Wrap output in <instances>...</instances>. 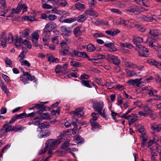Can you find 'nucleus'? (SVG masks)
I'll return each mask as SVG.
<instances>
[{
    "label": "nucleus",
    "mask_w": 161,
    "mask_h": 161,
    "mask_svg": "<svg viewBox=\"0 0 161 161\" xmlns=\"http://www.w3.org/2000/svg\"><path fill=\"white\" fill-rule=\"evenodd\" d=\"M24 19L29 20L31 21H34L36 20L33 17L30 16H26L24 17Z\"/></svg>",
    "instance_id": "obj_53"
},
{
    "label": "nucleus",
    "mask_w": 161,
    "mask_h": 161,
    "mask_svg": "<svg viewBox=\"0 0 161 161\" xmlns=\"http://www.w3.org/2000/svg\"><path fill=\"white\" fill-rule=\"evenodd\" d=\"M61 143L59 139H50L47 140L46 143V146L49 149H54L55 147Z\"/></svg>",
    "instance_id": "obj_3"
},
{
    "label": "nucleus",
    "mask_w": 161,
    "mask_h": 161,
    "mask_svg": "<svg viewBox=\"0 0 161 161\" xmlns=\"http://www.w3.org/2000/svg\"><path fill=\"white\" fill-rule=\"evenodd\" d=\"M22 51L21 53L19 56V57H20V58H23V59H24L25 56L27 52V50L25 47H22Z\"/></svg>",
    "instance_id": "obj_40"
},
{
    "label": "nucleus",
    "mask_w": 161,
    "mask_h": 161,
    "mask_svg": "<svg viewBox=\"0 0 161 161\" xmlns=\"http://www.w3.org/2000/svg\"><path fill=\"white\" fill-rule=\"evenodd\" d=\"M73 33L74 36L76 37H78L82 35V32L80 30L79 26H77L75 27L73 30Z\"/></svg>",
    "instance_id": "obj_15"
},
{
    "label": "nucleus",
    "mask_w": 161,
    "mask_h": 161,
    "mask_svg": "<svg viewBox=\"0 0 161 161\" xmlns=\"http://www.w3.org/2000/svg\"><path fill=\"white\" fill-rule=\"evenodd\" d=\"M124 25L126 27L132 28L135 27L136 24L134 20H126L125 21Z\"/></svg>",
    "instance_id": "obj_13"
},
{
    "label": "nucleus",
    "mask_w": 161,
    "mask_h": 161,
    "mask_svg": "<svg viewBox=\"0 0 161 161\" xmlns=\"http://www.w3.org/2000/svg\"><path fill=\"white\" fill-rule=\"evenodd\" d=\"M151 128L152 130L159 132L161 130V124H153L152 125Z\"/></svg>",
    "instance_id": "obj_27"
},
{
    "label": "nucleus",
    "mask_w": 161,
    "mask_h": 161,
    "mask_svg": "<svg viewBox=\"0 0 161 161\" xmlns=\"http://www.w3.org/2000/svg\"><path fill=\"white\" fill-rule=\"evenodd\" d=\"M40 138L45 137L49 136L51 134V131L49 130H41L40 132Z\"/></svg>",
    "instance_id": "obj_24"
},
{
    "label": "nucleus",
    "mask_w": 161,
    "mask_h": 161,
    "mask_svg": "<svg viewBox=\"0 0 161 161\" xmlns=\"http://www.w3.org/2000/svg\"><path fill=\"white\" fill-rule=\"evenodd\" d=\"M57 27V25L53 22H50L47 23L45 26V30H49L50 31H52L53 29L56 28Z\"/></svg>",
    "instance_id": "obj_19"
},
{
    "label": "nucleus",
    "mask_w": 161,
    "mask_h": 161,
    "mask_svg": "<svg viewBox=\"0 0 161 161\" xmlns=\"http://www.w3.org/2000/svg\"><path fill=\"white\" fill-rule=\"evenodd\" d=\"M90 77V76L89 75L84 74L82 75L79 78V79L81 80L83 79H87Z\"/></svg>",
    "instance_id": "obj_63"
},
{
    "label": "nucleus",
    "mask_w": 161,
    "mask_h": 161,
    "mask_svg": "<svg viewBox=\"0 0 161 161\" xmlns=\"http://www.w3.org/2000/svg\"><path fill=\"white\" fill-rule=\"evenodd\" d=\"M92 36L93 37L96 38L104 36V34L101 32L96 33L93 34Z\"/></svg>",
    "instance_id": "obj_56"
},
{
    "label": "nucleus",
    "mask_w": 161,
    "mask_h": 161,
    "mask_svg": "<svg viewBox=\"0 0 161 161\" xmlns=\"http://www.w3.org/2000/svg\"><path fill=\"white\" fill-rule=\"evenodd\" d=\"M137 118V114H134V116L132 117L130 120H129V125L130 126L134 122L136 121Z\"/></svg>",
    "instance_id": "obj_37"
},
{
    "label": "nucleus",
    "mask_w": 161,
    "mask_h": 161,
    "mask_svg": "<svg viewBox=\"0 0 161 161\" xmlns=\"http://www.w3.org/2000/svg\"><path fill=\"white\" fill-rule=\"evenodd\" d=\"M132 41L134 44L137 47L141 45L140 43L142 42L143 40L142 38L138 36H135L134 37Z\"/></svg>",
    "instance_id": "obj_12"
},
{
    "label": "nucleus",
    "mask_w": 161,
    "mask_h": 161,
    "mask_svg": "<svg viewBox=\"0 0 161 161\" xmlns=\"http://www.w3.org/2000/svg\"><path fill=\"white\" fill-rule=\"evenodd\" d=\"M137 47L139 49L138 52L139 56L145 57H147L148 56L147 53L148 52V50L147 48L141 45Z\"/></svg>",
    "instance_id": "obj_4"
},
{
    "label": "nucleus",
    "mask_w": 161,
    "mask_h": 161,
    "mask_svg": "<svg viewBox=\"0 0 161 161\" xmlns=\"http://www.w3.org/2000/svg\"><path fill=\"white\" fill-rule=\"evenodd\" d=\"M142 80V78L135 79L134 80L130 79L127 81V83L130 85L136 86L137 87H139L140 85H143L142 83H144V82L140 81Z\"/></svg>",
    "instance_id": "obj_7"
},
{
    "label": "nucleus",
    "mask_w": 161,
    "mask_h": 161,
    "mask_svg": "<svg viewBox=\"0 0 161 161\" xmlns=\"http://www.w3.org/2000/svg\"><path fill=\"white\" fill-rule=\"evenodd\" d=\"M19 61L21 63L22 65L26 66L28 68H29L31 66V64L28 61L26 60H24L22 58H20Z\"/></svg>",
    "instance_id": "obj_35"
},
{
    "label": "nucleus",
    "mask_w": 161,
    "mask_h": 161,
    "mask_svg": "<svg viewBox=\"0 0 161 161\" xmlns=\"http://www.w3.org/2000/svg\"><path fill=\"white\" fill-rule=\"evenodd\" d=\"M120 32V31L118 29H111L110 30L105 31V33L110 36H114Z\"/></svg>",
    "instance_id": "obj_18"
},
{
    "label": "nucleus",
    "mask_w": 161,
    "mask_h": 161,
    "mask_svg": "<svg viewBox=\"0 0 161 161\" xmlns=\"http://www.w3.org/2000/svg\"><path fill=\"white\" fill-rule=\"evenodd\" d=\"M0 86L4 92L7 96H8L9 95V92L7 88V86L4 83L2 80H0Z\"/></svg>",
    "instance_id": "obj_16"
},
{
    "label": "nucleus",
    "mask_w": 161,
    "mask_h": 161,
    "mask_svg": "<svg viewBox=\"0 0 161 161\" xmlns=\"http://www.w3.org/2000/svg\"><path fill=\"white\" fill-rule=\"evenodd\" d=\"M13 126L12 125H8L4 124L1 130H4L5 132L7 133L10 131H13Z\"/></svg>",
    "instance_id": "obj_29"
},
{
    "label": "nucleus",
    "mask_w": 161,
    "mask_h": 161,
    "mask_svg": "<svg viewBox=\"0 0 161 161\" xmlns=\"http://www.w3.org/2000/svg\"><path fill=\"white\" fill-rule=\"evenodd\" d=\"M99 114L98 113L93 112L91 114L93 120H96L98 118Z\"/></svg>",
    "instance_id": "obj_64"
},
{
    "label": "nucleus",
    "mask_w": 161,
    "mask_h": 161,
    "mask_svg": "<svg viewBox=\"0 0 161 161\" xmlns=\"http://www.w3.org/2000/svg\"><path fill=\"white\" fill-rule=\"evenodd\" d=\"M85 12L87 15H89L91 16L97 17L98 15V14L97 12L94 11L93 9L86 10Z\"/></svg>",
    "instance_id": "obj_26"
},
{
    "label": "nucleus",
    "mask_w": 161,
    "mask_h": 161,
    "mask_svg": "<svg viewBox=\"0 0 161 161\" xmlns=\"http://www.w3.org/2000/svg\"><path fill=\"white\" fill-rule=\"evenodd\" d=\"M147 92L150 96H153L154 95H155L157 92V91L152 88V89L151 90V91H150L149 92Z\"/></svg>",
    "instance_id": "obj_58"
},
{
    "label": "nucleus",
    "mask_w": 161,
    "mask_h": 161,
    "mask_svg": "<svg viewBox=\"0 0 161 161\" xmlns=\"http://www.w3.org/2000/svg\"><path fill=\"white\" fill-rule=\"evenodd\" d=\"M134 116V114H132L131 115H125V114H123L121 117V118H125L127 120H129L130 119L131 117Z\"/></svg>",
    "instance_id": "obj_51"
},
{
    "label": "nucleus",
    "mask_w": 161,
    "mask_h": 161,
    "mask_svg": "<svg viewBox=\"0 0 161 161\" xmlns=\"http://www.w3.org/2000/svg\"><path fill=\"white\" fill-rule=\"evenodd\" d=\"M25 73L26 74V78L28 80L32 81L36 79L35 77L34 76H31L29 72H25Z\"/></svg>",
    "instance_id": "obj_49"
},
{
    "label": "nucleus",
    "mask_w": 161,
    "mask_h": 161,
    "mask_svg": "<svg viewBox=\"0 0 161 161\" xmlns=\"http://www.w3.org/2000/svg\"><path fill=\"white\" fill-rule=\"evenodd\" d=\"M143 110L146 114H147V116L152 112L151 108L147 106L144 107Z\"/></svg>",
    "instance_id": "obj_42"
},
{
    "label": "nucleus",
    "mask_w": 161,
    "mask_h": 161,
    "mask_svg": "<svg viewBox=\"0 0 161 161\" xmlns=\"http://www.w3.org/2000/svg\"><path fill=\"white\" fill-rule=\"evenodd\" d=\"M26 128L21 125H18L14 127L13 126V131L17 132L25 130Z\"/></svg>",
    "instance_id": "obj_38"
},
{
    "label": "nucleus",
    "mask_w": 161,
    "mask_h": 161,
    "mask_svg": "<svg viewBox=\"0 0 161 161\" xmlns=\"http://www.w3.org/2000/svg\"><path fill=\"white\" fill-rule=\"evenodd\" d=\"M76 8L78 10H82L85 8V6L84 4L77 3L75 4Z\"/></svg>",
    "instance_id": "obj_41"
},
{
    "label": "nucleus",
    "mask_w": 161,
    "mask_h": 161,
    "mask_svg": "<svg viewBox=\"0 0 161 161\" xmlns=\"http://www.w3.org/2000/svg\"><path fill=\"white\" fill-rule=\"evenodd\" d=\"M1 75L2 77L4 79L6 83H8L10 82V80L9 77L8 76L3 74H2Z\"/></svg>",
    "instance_id": "obj_60"
},
{
    "label": "nucleus",
    "mask_w": 161,
    "mask_h": 161,
    "mask_svg": "<svg viewBox=\"0 0 161 161\" xmlns=\"http://www.w3.org/2000/svg\"><path fill=\"white\" fill-rule=\"evenodd\" d=\"M50 31L49 30H45V28L44 29V32L42 34V36L44 38H43L42 40L43 42H46L47 39H48L50 37Z\"/></svg>",
    "instance_id": "obj_14"
},
{
    "label": "nucleus",
    "mask_w": 161,
    "mask_h": 161,
    "mask_svg": "<svg viewBox=\"0 0 161 161\" xmlns=\"http://www.w3.org/2000/svg\"><path fill=\"white\" fill-rule=\"evenodd\" d=\"M1 45L3 47H5L7 39L6 38V34L5 33L3 32L1 35Z\"/></svg>",
    "instance_id": "obj_20"
},
{
    "label": "nucleus",
    "mask_w": 161,
    "mask_h": 161,
    "mask_svg": "<svg viewBox=\"0 0 161 161\" xmlns=\"http://www.w3.org/2000/svg\"><path fill=\"white\" fill-rule=\"evenodd\" d=\"M69 142L70 140L68 139L66 141L62 144L61 146V148L62 149L65 150H72L68 147L70 145Z\"/></svg>",
    "instance_id": "obj_23"
},
{
    "label": "nucleus",
    "mask_w": 161,
    "mask_h": 161,
    "mask_svg": "<svg viewBox=\"0 0 161 161\" xmlns=\"http://www.w3.org/2000/svg\"><path fill=\"white\" fill-rule=\"evenodd\" d=\"M144 19L145 20L150 22H152L153 20L157 21L158 19V18L155 15H153L151 17H147V16H145Z\"/></svg>",
    "instance_id": "obj_30"
},
{
    "label": "nucleus",
    "mask_w": 161,
    "mask_h": 161,
    "mask_svg": "<svg viewBox=\"0 0 161 161\" xmlns=\"http://www.w3.org/2000/svg\"><path fill=\"white\" fill-rule=\"evenodd\" d=\"M73 140L75 142H77L78 146L80 144L82 143L84 141V139L79 135L75 136Z\"/></svg>",
    "instance_id": "obj_25"
},
{
    "label": "nucleus",
    "mask_w": 161,
    "mask_h": 161,
    "mask_svg": "<svg viewBox=\"0 0 161 161\" xmlns=\"http://www.w3.org/2000/svg\"><path fill=\"white\" fill-rule=\"evenodd\" d=\"M125 21L124 19L122 18H120L117 19L115 21L116 25L119 26V25H122L123 24H125Z\"/></svg>",
    "instance_id": "obj_47"
},
{
    "label": "nucleus",
    "mask_w": 161,
    "mask_h": 161,
    "mask_svg": "<svg viewBox=\"0 0 161 161\" xmlns=\"http://www.w3.org/2000/svg\"><path fill=\"white\" fill-rule=\"evenodd\" d=\"M23 71V73L22 74L20 77V80L24 84H26L28 83V80L25 77H26V74Z\"/></svg>",
    "instance_id": "obj_28"
},
{
    "label": "nucleus",
    "mask_w": 161,
    "mask_h": 161,
    "mask_svg": "<svg viewBox=\"0 0 161 161\" xmlns=\"http://www.w3.org/2000/svg\"><path fill=\"white\" fill-rule=\"evenodd\" d=\"M96 50V47L92 43L88 44L86 46V51L89 52H93Z\"/></svg>",
    "instance_id": "obj_31"
},
{
    "label": "nucleus",
    "mask_w": 161,
    "mask_h": 161,
    "mask_svg": "<svg viewBox=\"0 0 161 161\" xmlns=\"http://www.w3.org/2000/svg\"><path fill=\"white\" fill-rule=\"evenodd\" d=\"M50 127L49 123L48 122H44L41 124L40 127L41 129L48 128Z\"/></svg>",
    "instance_id": "obj_48"
},
{
    "label": "nucleus",
    "mask_w": 161,
    "mask_h": 161,
    "mask_svg": "<svg viewBox=\"0 0 161 161\" xmlns=\"http://www.w3.org/2000/svg\"><path fill=\"white\" fill-rule=\"evenodd\" d=\"M79 52L75 50H73L72 51V53H69V55H70L71 57H74L75 56H77Z\"/></svg>",
    "instance_id": "obj_57"
},
{
    "label": "nucleus",
    "mask_w": 161,
    "mask_h": 161,
    "mask_svg": "<svg viewBox=\"0 0 161 161\" xmlns=\"http://www.w3.org/2000/svg\"><path fill=\"white\" fill-rule=\"evenodd\" d=\"M30 31L29 29H26L20 33V35L22 37H27L29 35Z\"/></svg>",
    "instance_id": "obj_34"
},
{
    "label": "nucleus",
    "mask_w": 161,
    "mask_h": 161,
    "mask_svg": "<svg viewBox=\"0 0 161 161\" xmlns=\"http://www.w3.org/2000/svg\"><path fill=\"white\" fill-rule=\"evenodd\" d=\"M83 108H76L75 111H73L71 112V114H73L75 117L80 118L84 115L82 111Z\"/></svg>",
    "instance_id": "obj_8"
},
{
    "label": "nucleus",
    "mask_w": 161,
    "mask_h": 161,
    "mask_svg": "<svg viewBox=\"0 0 161 161\" xmlns=\"http://www.w3.org/2000/svg\"><path fill=\"white\" fill-rule=\"evenodd\" d=\"M91 125L92 126V130L93 131L95 130V128H97L98 129H100L101 126L96 121H93L91 122Z\"/></svg>",
    "instance_id": "obj_33"
},
{
    "label": "nucleus",
    "mask_w": 161,
    "mask_h": 161,
    "mask_svg": "<svg viewBox=\"0 0 161 161\" xmlns=\"http://www.w3.org/2000/svg\"><path fill=\"white\" fill-rule=\"evenodd\" d=\"M39 38V35L37 32L33 33L31 36V40L34 46L36 47H38V44L37 43L38 41Z\"/></svg>",
    "instance_id": "obj_9"
},
{
    "label": "nucleus",
    "mask_w": 161,
    "mask_h": 161,
    "mask_svg": "<svg viewBox=\"0 0 161 161\" xmlns=\"http://www.w3.org/2000/svg\"><path fill=\"white\" fill-rule=\"evenodd\" d=\"M28 7L26 4L23 3L22 1H20L16 9H13L12 10V14H18L19 13L22 9V12L24 13L27 11Z\"/></svg>",
    "instance_id": "obj_2"
},
{
    "label": "nucleus",
    "mask_w": 161,
    "mask_h": 161,
    "mask_svg": "<svg viewBox=\"0 0 161 161\" xmlns=\"http://www.w3.org/2000/svg\"><path fill=\"white\" fill-rule=\"evenodd\" d=\"M57 16L54 14H49L48 16V18L50 21L54 20L57 19Z\"/></svg>",
    "instance_id": "obj_59"
},
{
    "label": "nucleus",
    "mask_w": 161,
    "mask_h": 161,
    "mask_svg": "<svg viewBox=\"0 0 161 161\" xmlns=\"http://www.w3.org/2000/svg\"><path fill=\"white\" fill-rule=\"evenodd\" d=\"M95 0H88L89 6L92 9L93 8L95 7Z\"/></svg>",
    "instance_id": "obj_54"
},
{
    "label": "nucleus",
    "mask_w": 161,
    "mask_h": 161,
    "mask_svg": "<svg viewBox=\"0 0 161 161\" xmlns=\"http://www.w3.org/2000/svg\"><path fill=\"white\" fill-rule=\"evenodd\" d=\"M76 20V18L73 17L69 18L66 19H64V23H71Z\"/></svg>",
    "instance_id": "obj_43"
},
{
    "label": "nucleus",
    "mask_w": 161,
    "mask_h": 161,
    "mask_svg": "<svg viewBox=\"0 0 161 161\" xmlns=\"http://www.w3.org/2000/svg\"><path fill=\"white\" fill-rule=\"evenodd\" d=\"M125 65L127 67L131 69L137 68V65L136 64L132 63H125Z\"/></svg>",
    "instance_id": "obj_45"
},
{
    "label": "nucleus",
    "mask_w": 161,
    "mask_h": 161,
    "mask_svg": "<svg viewBox=\"0 0 161 161\" xmlns=\"http://www.w3.org/2000/svg\"><path fill=\"white\" fill-rule=\"evenodd\" d=\"M11 146V144H8L6 145L5 146L3 147L1 150L2 153H4L6 152L7 149H8Z\"/></svg>",
    "instance_id": "obj_62"
},
{
    "label": "nucleus",
    "mask_w": 161,
    "mask_h": 161,
    "mask_svg": "<svg viewBox=\"0 0 161 161\" xmlns=\"http://www.w3.org/2000/svg\"><path fill=\"white\" fill-rule=\"evenodd\" d=\"M127 72V75L129 77H131L134 76H137L135 72L133 71L129 70Z\"/></svg>",
    "instance_id": "obj_61"
},
{
    "label": "nucleus",
    "mask_w": 161,
    "mask_h": 161,
    "mask_svg": "<svg viewBox=\"0 0 161 161\" xmlns=\"http://www.w3.org/2000/svg\"><path fill=\"white\" fill-rule=\"evenodd\" d=\"M57 1L59 5L61 6H65L68 4V3L65 0H58Z\"/></svg>",
    "instance_id": "obj_50"
},
{
    "label": "nucleus",
    "mask_w": 161,
    "mask_h": 161,
    "mask_svg": "<svg viewBox=\"0 0 161 161\" xmlns=\"http://www.w3.org/2000/svg\"><path fill=\"white\" fill-rule=\"evenodd\" d=\"M149 33L154 36H159L161 35V32L159 31L156 30H150Z\"/></svg>",
    "instance_id": "obj_32"
},
{
    "label": "nucleus",
    "mask_w": 161,
    "mask_h": 161,
    "mask_svg": "<svg viewBox=\"0 0 161 161\" xmlns=\"http://www.w3.org/2000/svg\"><path fill=\"white\" fill-rule=\"evenodd\" d=\"M136 28L140 31L142 32H144L145 31L146 29L142 25H137L135 26Z\"/></svg>",
    "instance_id": "obj_46"
},
{
    "label": "nucleus",
    "mask_w": 161,
    "mask_h": 161,
    "mask_svg": "<svg viewBox=\"0 0 161 161\" xmlns=\"http://www.w3.org/2000/svg\"><path fill=\"white\" fill-rule=\"evenodd\" d=\"M90 81L87 80H81L80 81L81 84L87 87L92 88V86L90 84Z\"/></svg>",
    "instance_id": "obj_39"
},
{
    "label": "nucleus",
    "mask_w": 161,
    "mask_h": 161,
    "mask_svg": "<svg viewBox=\"0 0 161 161\" xmlns=\"http://www.w3.org/2000/svg\"><path fill=\"white\" fill-rule=\"evenodd\" d=\"M26 114L25 113H23L20 114H19L15 115L17 119H20L24 118H26Z\"/></svg>",
    "instance_id": "obj_52"
},
{
    "label": "nucleus",
    "mask_w": 161,
    "mask_h": 161,
    "mask_svg": "<svg viewBox=\"0 0 161 161\" xmlns=\"http://www.w3.org/2000/svg\"><path fill=\"white\" fill-rule=\"evenodd\" d=\"M60 29L63 35L65 36H69L72 34V31L70 27L63 25L60 27Z\"/></svg>",
    "instance_id": "obj_5"
},
{
    "label": "nucleus",
    "mask_w": 161,
    "mask_h": 161,
    "mask_svg": "<svg viewBox=\"0 0 161 161\" xmlns=\"http://www.w3.org/2000/svg\"><path fill=\"white\" fill-rule=\"evenodd\" d=\"M62 68L61 66L58 65L56 67L55 69V71L56 73H59L60 74H64L66 73V71H62L61 69Z\"/></svg>",
    "instance_id": "obj_44"
},
{
    "label": "nucleus",
    "mask_w": 161,
    "mask_h": 161,
    "mask_svg": "<svg viewBox=\"0 0 161 161\" xmlns=\"http://www.w3.org/2000/svg\"><path fill=\"white\" fill-rule=\"evenodd\" d=\"M125 10L128 13L136 14L140 11V9L137 8L130 7L126 8Z\"/></svg>",
    "instance_id": "obj_21"
},
{
    "label": "nucleus",
    "mask_w": 161,
    "mask_h": 161,
    "mask_svg": "<svg viewBox=\"0 0 161 161\" xmlns=\"http://www.w3.org/2000/svg\"><path fill=\"white\" fill-rule=\"evenodd\" d=\"M104 104L101 101H94L92 103V107L94 111L97 112L101 116L105 119L106 120L108 119L106 114V109L104 108Z\"/></svg>",
    "instance_id": "obj_1"
},
{
    "label": "nucleus",
    "mask_w": 161,
    "mask_h": 161,
    "mask_svg": "<svg viewBox=\"0 0 161 161\" xmlns=\"http://www.w3.org/2000/svg\"><path fill=\"white\" fill-rule=\"evenodd\" d=\"M87 18V16L86 12L82 14L79 16L76 20L79 22H82L84 21Z\"/></svg>",
    "instance_id": "obj_17"
},
{
    "label": "nucleus",
    "mask_w": 161,
    "mask_h": 161,
    "mask_svg": "<svg viewBox=\"0 0 161 161\" xmlns=\"http://www.w3.org/2000/svg\"><path fill=\"white\" fill-rule=\"evenodd\" d=\"M133 2L146 7H149L150 6L149 1L147 0H134Z\"/></svg>",
    "instance_id": "obj_10"
},
{
    "label": "nucleus",
    "mask_w": 161,
    "mask_h": 161,
    "mask_svg": "<svg viewBox=\"0 0 161 161\" xmlns=\"http://www.w3.org/2000/svg\"><path fill=\"white\" fill-rule=\"evenodd\" d=\"M70 65L72 66L78 67L81 65V64L80 62L72 61L70 62Z\"/></svg>",
    "instance_id": "obj_55"
},
{
    "label": "nucleus",
    "mask_w": 161,
    "mask_h": 161,
    "mask_svg": "<svg viewBox=\"0 0 161 161\" xmlns=\"http://www.w3.org/2000/svg\"><path fill=\"white\" fill-rule=\"evenodd\" d=\"M108 60L115 65H119L120 63V60L116 56L111 54L108 55L107 56Z\"/></svg>",
    "instance_id": "obj_6"
},
{
    "label": "nucleus",
    "mask_w": 161,
    "mask_h": 161,
    "mask_svg": "<svg viewBox=\"0 0 161 161\" xmlns=\"http://www.w3.org/2000/svg\"><path fill=\"white\" fill-rule=\"evenodd\" d=\"M50 117L49 114L47 113H43L42 114H40V116L37 117L35 118L34 119H48Z\"/></svg>",
    "instance_id": "obj_22"
},
{
    "label": "nucleus",
    "mask_w": 161,
    "mask_h": 161,
    "mask_svg": "<svg viewBox=\"0 0 161 161\" xmlns=\"http://www.w3.org/2000/svg\"><path fill=\"white\" fill-rule=\"evenodd\" d=\"M69 49L66 48H62L59 51V53L62 56H65L67 54L69 55Z\"/></svg>",
    "instance_id": "obj_36"
},
{
    "label": "nucleus",
    "mask_w": 161,
    "mask_h": 161,
    "mask_svg": "<svg viewBox=\"0 0 161 161\" xmlns=\"http://www.w3.org/2000/svg\"><path fill=\"white\" fill-rule=\"evenodd\" d=\"M33 105H35V108L39 110L37 111V114L40 113L41 112L45 111L47 110L46 107L42 104H36Z\"/></svg>",
    "instance_id": "obj_11"
}]
</instances>
